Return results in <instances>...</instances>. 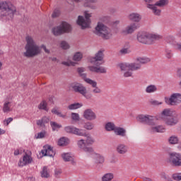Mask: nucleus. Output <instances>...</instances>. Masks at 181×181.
<instances>
[{
  "label": "nucleus",
  "instance_id": "obj_1",
  "mask_svg": "<svg viewBox=\"0 0 181 181\" xmlns=\"http://www.w3.org/2000/svg\"><path fill=\"white\" fill-rule=\"evenodd\" d=\"M137 62L134 63H122L119 64L121 71H123L124 77H132V71L141 69V64H146L151 62V59L147 57H138Z\"/></svg>",
  "mask_w": 181,
  "mask_h": 181
},
{
  "label": "nucleus",
  "instance_id": "obj_2",
  "mask_svg": "<svg viewBox=\"0 0 181 181\" xmlns=\"http://www.w3.org/2000/svg\"><path fill=\"white\" fill-rule=\"evenodd\" d=\"M26 45H25V52L23 53L25 57H35V56H39L42 53L40 47L36 45V42L33 38L30 36H27L25 37Z\"/></svg>",
  "mask_w": 181,
  "mask_h": 181
},
{
  "label": "nucleus",
  "instance_id": "obj_3",
  "mask_svg": "<svg viewBox=\"0 0 181 181\" xmlns=\"http://www.w3.org/2000/svg\"><path fill=\"white\" fill-rule=\"evenodd\" d=\"M0 16L1 18L6 17V19H13V16L16 13V7L11 2L2 1L0 3Z\"/></svg>",
  "mask_w": 181,
  "mask_h": 181
},
{
  "label": "nucleus",
  "instance_id": "obj_4",
  "mask_svg": "<svg viewBox=\"0 0 181 181\" xmlns=\"http://www.w3.org/2000/svg\"><path fill=\"white\" fill-rule=\"evenodd\" d=\"M93 33L103 40H110L112 37V30L103 23H98Z\"/></svg>",
  "mask_w": 181,
  "mask_h": 181
},
{
  "label": "nucleus",
  "instance_id": "obj_5",
  "mask_svg": "<svg viewBox=\"0 0 181 181\" xmlns=\"http://www.w3.org/2000/svg\"><path fill=\"white\" fill-rule=\"evenodd\" d=\"M160 39V36L156 34L141 33L137 35L138 42L144 45H153L156 40H159Z\"/></svg>",
  "mask_w": 181,
  "mask_h": 181
},
{
  "label": "nucleus",
  "instance_id": "obj_6",
  "mask_svg": "<svg viewBox=\"0 0 181 181\" xmlns=\"http://www.w3.org/2000/svg\"><path fill=\"white\" fill-rule=\"evenodd\" d=\"M69 133L74 134V135H77L78 136L86 137L85 142L88 146L93 145L94 142H95V140H94V138L91 136V134L86 133V130L84 129H78L74 127H69Z\"/></svg>",
  "mask_w": 181,
  "mask_h": 181
},
{
  "label": "nucleus",
  "instance_id": "obj_7",
  "mask_svg": "<svg viewBox=\"0 0 181 181\" xmlns=\"http://www.w3.org/2000/svg\"><path fill=\"white\" fill-rule=\"evenodd\" d=\"M69 30V23L63 21L59 25L54 27L52 33L54 36H62Z\"/></svg>",
  "mask_w": 181,
  "mask_h": 181
},
{
  "label": "nucleus",
  "instance_id": "obj_8",
  "mask_svg": "<svg viewBox=\"0 0 181 181\" xmlns=\"http://www.w3.org/2000/svg\"><path fill=\"white\" fill-rule=\"evenodd\" d=\"M165 5H168V0H159L155 4H148L147 8H148V9H151L153 13L157 16H159L161 11L160 9L158 8L157 6L162 8L165 6Z\"/></svg>",
  "mask_w": 181,
  "mask_h": 181
},
{
  "label": "nucleus",
  "instance_id": "obj_9",
  "mask_svg": "<svg viewBox=\"0 0 181 181\" xmlns=\"http://www.w3.org/2000/svg\"><path fill=\"white\" fill-rule=\"evenodd\" d=\"M85 18L81 16H78L77 20V24L81 26V29H86L90 26V18H91V14L88 13V11H85Z\"/></svg>",
  "mask_w": 181,
  "mask_h": 181
},
{
  "label": "nucleus",
  "instance_id": "obj_10",
  "mask_svg": "<svg viewBox=\"0 0 181 181\" xmlns=\"http://www.w3.org/2000/svg\"><path fill=\"white\" fill-rule=\"evenodd\" d=\"M70 87L75 93H79V94H81V95L86 97L87 100L90 98L89 96L87 95V88L83 86V84L75 82L71 83Z\"/></svg>",
  "mask_w": 181,
  "mask_h": 181
},
{
  "label": "nucleus",
  "instance_id": "obj_11",
  "mask_svg": "<svg viewBox=\"0 0 181 181\" xmlns=\"http://www.w3.org/2000/svg\"><path fill=\"white\" fill-rule=\"evenodd\" d=\"M104 51L99 50L95 54V57L90 58V62L93 66H101L104 62Z\"/></svg>",
  "mask_w": 181,
  "mask_h": 181
},
{
  "label": "nucleus",
  "instance_id": "obj_12",
  "mask_svg": "<svg viewBox=\"0 0 181 181\" xmlns=\"http://www.w3.org/2000/svg\"><path fill=\"white\" fill-rule=\"evenodd\" d=\"M72 3L71 5V11H73L74 9V2L76 4H80V2H83V0H71ZM83 6L85 8H90L91 9H96L97 7L95 6H91V4H97L98 2V0H83Z\"/></svg>",
  "mask_w": 181,
  "mask_h": 181
},
{
  "label": "nucleus",
  "instance_id": "obj_13",
  "mask_svg": "<svg viewBox=\"0 0 181 181\" xmlns=\"http://www.w3.org/2000/svg\"><path fill=\"white\" fill-rule=\"evenodd\" d=\"M136 121L141 124H146V125H155L153 117L148 115H139L136 117Z\"/></svg>",
  "mask_w": 181,
  "mask_h": 181
},
{
  "label": "nucleus",
  "instance_id": "obj_14",
  "mask_svg": "<svg viewBox=\"0 0 181 181\" xmlns=\"http://www.w3.org/2000/svg\"><path fill=\"white\" fill-rule=\"evenodd\" d=\"M169 161L174 165V166H181V154L173 152L169 153Z\"/></svg>",
  "mask_w": 181,
  "mask_h": 181
},
{
  "label": "nucleus",
  "instance_id": "obj_15",
  "mask_svg": "<svg viewBox=\"0 0 181 181\" xmlns=\"http://www.w3.org/2000/svg\"><path fill=\"white\" fill-rule=\"evenodd\" d=\"M180 97H181L180 93H173L170 98H165V102L168 105H176L180 103Z\"/></svg>",
  "mask_w": 181,
  "mask_h": 181
},
{
  "label": "nucleus",
  "instance_id": "obj_16",
  "mask_svg": "<svg viewBox=\"0 0 181 181\" xmlns=\"http://www.w3.org/2000/svg\"><path fill=\"white\" fill-rule=\"evenodd\" d=\"M41 153L43 156H49L50 158H54L56 151L53 150V147L49 144L45 145L43 149L41 150Z\"/></svg>",
  "mask_w": 181,
  "mask_h": 181
},
{
  "label": "nucleus",
  "instance_id": "obj_17",
  "mask_svg": "<svg viewBox=\"0 0 181 181\" xmlns=\"http://www.w3.org/2000/svg\"><path fill=\"white\" fill-rule=\"evenodd\" d=\"M77 145L78 148L81 149V151H83V152H87L88 153H93V152H94V148L87 146V144L84 139L78 140Z\"/></svg>",
  "mask_w": 181,
  "mask_h": 181
},
{
  "label": "nucleus",
  "instance_id": "obj_18",
  "mask_svg": "<svg viewBox=\"0 0 181 181\" xmlns=\"http://www.w3.org/2000/svg\"><path fill=\"white\" fill-rule=\"evenodd\" d=\"M139 28V25L136 24L135 23H133L129 25H127L124 29L122 30V35H132V33H134L136 29Z\"/></svg>",
  "mask_w": 181,
  "mask_h": 181
},
{
  "label": "nucleus",
  "instance_id": "obj_19",
  "mask_svg": "<svg viewBox=\"0 0 181 181\" xmlns=\"http://www.w3.org/2000/svg\"><path fill=\"white\" fill-rule=\"evenodd\" d=\"M83 117L85 119H87V121H94V119H97V115L90 108L84 110Z\"/></svg>",
  "mask_w": 181,
  "mask_h": 181
},
{
  "label": "nucleus",
  "instance_id": "obj_20",
  "mask_svg": "<svg viewBox=\"0 0 181 181\" xmlns=\"http://www.w3.org/2000/svg\"><path fill=\"white\" fill-rule=\"evenodd\" d=\"M89 153L91 154L92 158L94 160L95 163H96L97 165H103V163H104V162L105 161L104 156L100 153H95L94 150L93 153Z\"/></svg>",
  "mask_w": 181,
  "mask_h": 181
},
{
  "label": "nucleus",
  "instance_id": "obj_21",
  "mask_svg": "<svg viewBox=\"0 0 181 181\" xmlns=\"http://www.w3.org/2000/svg\"><path fill=\"white\" fill-rule=\"evenodd\" d=\"M164 121L167 125L173 127V125H176V124L179 122V115L176 113H174L172 116L165 119Z\"/></svg>",
  "mask_w": 181,
  "mask_h": 181
},
{
  "label": "nucleus",
  "instance_id": "obj_22",
  "mask_svg": "<svg viewBox=\"0 0 181 181\" xmlns=\"http://www.w3.org/2000/svg\"><path fill=\"white\" fill-rule=\"evenodd\" d=\"M86 83L93 87L92 93L93 94H101L102 90L97 86V81H93L92 79H86Z\"/></svg>",
  "mask_w": 181,
  "mask_h": 181
},
{
  "label": "nucleus",
  "instance_id": "obj_23",
  "mask_svg": "<svg viewBox=\"0 0 181 181\" xmlns=\"http://www.w3.org/2000/svg\"><path fill=\"white\" fill-rule=\"evenodd\" d=\"M129 148H128V146H127L125 144H119L116 146V152L119 155H125L128 153V151Z\"/></svg>",
  "mask_w": 181,
  "mask_h": 181
},
{
  "label": "nucleus",
  "instance_id": "obj_24",
  "mask_svg": "<svg viewBox=\"0 0 181 181\" xmlns=\"http://www.w3.org/2000/svg\"><path fill=\"white\" fill-rule=\"evenodd\" d=\"M33 160V158L28 153H25V155L23 156V160H20L18 162V166L23 167L26 166V165H30V163H32Z\"/></svg>",
  "mask_w": 181,
  "mask_h": 181
},
{
  "label": "nucleus",
  "instance_id": "obj_25",
  "mask_svg": "<svg viewBox=\"0 0 181 181\" xmlns=\"http://www.w3.org/2000/svg\"><path fill=\"white\" fill-rule=\"evenodd\" d=\"M88 69L90 71H92V73H100V74H105L107 73V69L104 66H89Z\"/></svg>",
  "mask_w": 181,
  "mask_h": 181
},
{
  "label": "nucleus",
  "instance_id": "obj_26",
  "mask_svg": "<svg viewBox=\"0 0 181 181\" xmlns=\"http://www.w3.org/2000/svg\"><path fill=\"white\" fill-rule=\"evenodd\" d=\"M174 114H175V112H173L170 109H165L160 115V118L165 121L167 118L172 117Z\"/></svg>",
  "mask_w": 181,
  "mask_h": 181
},
{
  "label": "nucleus",
  "instance_id": "obj_27",
  "mask_svg": "<svg viewBox=\"0 0 181 181\" xmlns=\"http://www.w3.org/2000/svg\"><path fill=\"white\" fill-rule=\"evenodd\" d=\"M114 132L118 136H122V138L127 136V130L122 127H117Z\"/></svg>",
  "mask_w": 181,
  "mask_h": 181
},
{
  "label": "nucleus",
  "instance_id": "obj_28",
  "mask_svg": "<svg viewBox=\"0 0 181 181\" xmlns=\"http://www.w3.org/2000/svg\"><path fill=\"white\" fill-rule=\"evenodd\" d=\"M129 21H132V22H140L142 19V16H140L139 13H132L129 16Z\"/></svg>",
  "mask_w": 181,
  "mask_h": 181
},
{
  "label": "nucleus",
  "instance_id": "obj_29",
  "mask_svg": "<svg viewBox=\"0 0 181 181\" xmlns=\"http://www.w3.org/2000/svg\"><path fill=\"white\" fill-rule=\"evenodd\" d=\"M41 177L49 179L50 177V170L47 169V166H44L42 170L40 172Z\"/></svg>",
  "mask_w": 181,
  "mask_h": 181
},
{
  "label": "nucleus",
  "instance_id": "obj_30",
  "mask_svg": "<svg viewBox=\"0 0 181 181\" xmlns=\"http://www.w3.org/2000/svg\"><path fill=\"white\" fill-rule=\"evenodd\" d=\"M116 129L117 127H115V124L111 122L106 123L105 126V129L108 132H111V131H113L115 132Z\"/></svg>",
  "mask_w": 181,
  "mask_h": 181
},
{
  "label": "nucleus",
  "instance_id": "obj_31",
  "mask_svg": "<svg viewBox=\"0 0 181 181\" xmlns=\"http://www.w3.org/2000/svg\"><path fill=\"white\" fill-rule=\"evenodd\" d=\"M145 91L147 94H152L158 91V87L156 85H149L146 88Z\"/></svg>",
  "mask_w": 181,
  "mask_h": 181
},
{
  "label": "nucleus",
  "instance_id": "obj_32",
  "mask_svg": "<svg viewBox=\"0 0 181 181\" xmlns=\"http://www.w3.org/2000/svg\"><path fill=\"white\" fill-rule=\"evenodd\" d=\"M112 179H114V174L107 173L102 176L101 181H112Z\"/></svg>",
  "mask_w": 181,
  "mask_h": 181
},
{
  "label": "nucleus",
  "instance_id": "obj_33",
  "mask_svg": "<svg viewBox=\"0 0 181 181\" xmlns=\"http://www.w3.org/2000/svg\"><path fill=\"white\" fill-rule=\"evenodd\" d=\"M77 71L81 77L86 82V80H90V78H87V74H83L84 71H86V69L83 67H79L77 69Z\"/></svg>",
  "mask_w": 181,
  "mask_h": 181
},
{
  "label": "nucleus",
  "instance_id": "obj_34",
  "mask_svg": "<svg viewBox=\"0 0 181 181\" xmlns=\"http://www.w3.org/2000/svg\"><path fill=\"white\" fill-rule=\"evenodd\" d=\"M168 142L170 145H176L179 144V138L177 136H171L168 139Z\"/></svg>",
  "mask_w": 181,
  "mask_h": 181
},
{
  "label": "nucleus",
  "instance_id": "obj_35",
  "mask_svg": "<svg viewBox=\"0 0 181 181\" xmlns=\"http://www.w3.org/2000/svg\"><path fill=\"white\" fill-rule=\"evenodd\" d=\"M3 112H11V102L6 101L4 103Z\"/></svg>",
  "mask_w": 181,
  "mask_h": 181
},
{
  "label": "nucleus",
  "instance_id": "obj_36",
  "mask_svg": "<svg viewBox=\"0 0 181 181\" xmlns=\"http://www.w3.org/2000/svg\"><path fill=\"white\" fill-rule=\"evenodd\" d=\"M151 132H165L163 126L153 127L151 129Z\"/></svg>",
  "mask_w": 181,
  "mask_h": 181
},
{
  "label": "nucleus",
  "instance_id": "obj_37",
  "mask_svg": "<svg viewBox=\"0 0 181 181\" xmlns=\"http://www.w3.org/2000/svg\"><path fill=\"white\" fill-rule=\"evenodd\" d=\"M50 125L53 132L59 131L62 128V124H59L56 122H51Z\"/></svg>",
  "mask_w": 181,
  "mask_h": 181
},
{
  "label": "nucleus",
  "instance_id": "obj_38",
  "mask_svg": "<svg viewBox=\"0 0 181 181\" xmlns=\"http://www.w3.org/2000/svg\"><path fill=\"white\" fill-rule=\"evenodd\" d=\"M83 128L87 129V131H91L94 129V124L91 122H87L84 123Z\"/></svg>",
  "mask_w": 181,
  "mask_h": 181
},
{
  "label": "nucleus",
  "instance_id": "obj_39",
  "mask_svg": "<svg viewBox=\"0 0 181 181\" xmlns=\"http://www.w3.org/2000/svg\"><path fill=\"white\" fill-rule=\"evenodd\" d=\"M38 108L39 110H43L44 111H49V109L47 108V103H46V100H42L38 105Z\"/></svg>",
  "mask_w": 181,
  "mask_h": 181
},
{
  "label": "nucleus",
  "instance_id": "obj_40",
  "mask_svg": "<svg viewBox=\"0 0 181 181\" xmlns=\"http://www.w3.org/2000/svg\"><path fill=\"white\" fill-rule=\"evenodd\" d=\"M71 119L73 122H78L80 121V115H78V113L72 112L71 114Z\"/></svg>",
  "mask_w": 181,
  "mask_h": 181
},
{
  "label": "nucleus",
  "instance_id": "obj_41",
  "mask_svg": "<svg viewBox=\"0 0 181 181\" xmlns=\"http://www.w3.org/2000/svg\"><path fill=\"white\" fill-rule=\"evenodd\" d=\"M67 145V138L66 137H61L58 140V146H66Z\"/></svg>",
  "mask_w": 181,
  "mask_h": 181
},
{
  "label": "nucleus",
  "instance_id": "obj_42",
  "mask_svg": "<svg viewBox=\"0 0 181 181\" xmlns=\"http://www.w3.org/2000/svg\"><path fill=\"white\" fill-rule=\"evenodd\" d=\"M83 107V105L76 103L74 104H71L69 105V110H78V108H81Z\"/></svg>",
  "mask_w": 181,
  "mask_h": 181
},
{
  "label": "nucleus",
  "instance_id": "obj_43",
  "mask_svg": "<svg viewBox=\"0 0 181 181\" xmlns=\"http://www.w3.org/2000/svg\"><path fill=\"white\" fill-rule=\"evenodd\" d=\"M83 59V54L81 52H76L74 55V62H80Z\"/></svg>",
  "mask_w": 181,
  "mask_h": 181
},
{
  "label": "nucleus",
  "instance_id": "obj_44",
  "mask_svg": "<svg viewBox=\"0 0 181 181\" xmlns=\"http://www.w3.org/2000/svg\"><path fill=\"white\" fill-rule=\"evenodd\" d=\"M165 42H167V43H170V45H173V43H175V37L172 35L167 36L165 38Z\"/></svg>",
  "mask_w": 181,
  "mask_h": 181
},
{
  "label": "nucleus",
  "instance_id": "obj_45",
  "mask_svg": "<svg viewBox=\"0 0 181 181\" xmlns=\"http://www.w3.org/2000/svg\"><path fill=\"white\" fill-rule=\"evenodd\" d=\"M59 16H60V10L54 9L52 14V18H59Z\"/></svg>",
  "mask_w": 181,
  "mask_h": 181
},
{
  "label": "nucleus",
  "instance_id": "obj_46",
  "mask_svg": "<svg viewBox=\"0 0 181 181\" xmlns=\"http://www.w3.org/2000/svg\"><path fill=\"white\" fill-rule=\"evenodd\" d=\"M173 54H172V50L169 49H165V57L167 59H172Z\"/></svg>",
  "mask_w": 181,
  "mask_h": 181
},
{
  "label": "nucleus",
  "instance_id": "obj_47",
  "mask_svg": "<svg viewBox=\"0 0 181 181\" xmlns=\"http://www.w3.org/2000/svg\"><path fill=\"white\" fill-rule=\"evenodd\" d=\"M173 179L176 181H180L181 180V173L173 174Z\"/></svg>",
  "mask_w": 181,
  "mask_h": 181
},
{
  "label": "nucleus",
  "instance_id": "obj_48",
  "mask_svg": "<svg viewBox=\"0 0 181 181\" xmlns=\"http://www.w3.org/2000/svg\"><path fill=\"white\" fill-rule=\"evenodd\" d=\"M60 46L64 50H66L69 48V44H67L66 41H62Z\"/></svg>",
  "mask_w": 181,
  "mask_h": 181
},
{
  "label": "nucleus",
  "instance_id": "obj_49",
  "mask_svg": "<svg viewBox=\"0 0 181 181\" xmlns=\"http://www.w3.org/2000/svg\"><path fill=\"white\" fill-rule=\"evenodd\" d=\"M62 158L64 162H69V153H62Z\"/></svg>",
  "mask_w": 181,
  "mask_h": 181
},
{
  "label": "nucleus",
  "instance_id": "obj_50",
  "mask_svg": "<svg viewBox=\"0 0 181 181\" xmlns=\"http://www.w3.org/2000/svg\"><path fill=\"white\" fill-rule=\"evenodd\" d=\"M52 114H55V115H58V117H63V115H62V113L59 111H57V108L54 107L52 111Z\"/></svg>",
  "mask_w": 181,
  "mask_h": 181
},
{
  "label": "nucleus",
  "instance_id": "obj_51",
  "mask_svg": "<svg viewBox=\"0 0 181 181\" xmlns=\"http://www.w3.org/2000/svg\"><path fill=\"white\" fill-rule=\"evenodd\" d=\"M69 162L71 163V165H76V160L74 159V156H71L69 154Z\"/></svg>",
  "mask_w": 181,
  "mask_h": 181
},
{
  "label": "nucleus",
  "instance_id": "obj_52",
  "mask_svg": "<svg viewBox=\"0 0 181 181\" xmlns=\"http://www.w3.org/2000/svg\"><path fill=\"white\" fill-rule=\"evenodd\" d=\"M60 175H62V170L55 169L54 170V176L55 177H60Z\"/></svg>",
  "mask_w": 181,
  "mask_h": 181
},
{
  "label": "nucleus",
  "instance_id": "obj_53",
  "mask_svg": "<svg viewBox=\"0 0 181 181\" xmlns=\"http://www.w3.org/2000/svg\"><path fill=\"white\" fill-rule=\"evenodd\" d=\"M161 177L163 179H165V180H167V181H173V180H172V179L170 177H169L168 175H166V174L165 173H161Z\"/></svg>",
  "mask_w": 181,
  "mask_h": 181
},
{
  "label": "nucleus",
  "instance_id": "obj_54",
  "mask_svg": "<svg viewBox=\"0 0 181 181\" xmlns=\"http://www.w3.org/2000/svg\"><path fill=\"white\" fill-rule=\"evenodd\" d=\"M121 54H128L130 53V51L128 48H123L120 50Z\"/></svg>",
  "mask_w": 181,
  "mask_h": 181
},
{
  "label": "nucleus",
  "instance_id": "obj_55",
  "mask_svg": "<svg viewBox=\"0 0 181 181\" xmlns=\"http://www.w3.org/2000/svg\"><path fill=\"white\" fill-rule=\"evenodd\" d=\"M40 48H41V49H43V50L45 51V53H47V54H49L50 50H49V49H47V48L46 47V45H42L40 46Z\"/></svg>",
  "mask_w": 181,
  "mask_h": 181
},
{
  "label": "nucleus",
  "instance_id": "obj_56",
  "mask_svg": "<svg viewBox=\"0 0 181 181\" xmlns=\"http://www.w3.org/2000/svg\"><path fill=\"white\" fill-rule=\"evenodd\" d=\"M150 103L152 105H160L162 104L161 102H158V100H151Z\"/></svg>",
  "mask_w": 181,
  "mask_h": 181
},
{
  "label": "nucleus",
  "instance_id": "obj_57",
  "mask_svg": "<svg viewBox=\"0 0 181 181\" xmlns=\"http://www.w3.org/2000/svg\"><path fill=\"white\" fill-rule=\"evenodd\" d=\"M12 121H13V118L9 117L6 120H4V124L6 122V125H9V124H11V122H12Z\"/></svg>",
  "mask_w": 181,
  "mask_h": 181
},
{
  "label": "nucleus",
  "instance_id": "obj_58",
  "mask_svg": "<svg viewBox=\"0 0 181 181\" xmlns=\"http://www.w3.org/2000/svg\"><path fill=\"white\" fill-rule=\"evenodd\" d=\"M41 119H42L44 124H48L49 121V119L47 117H43Z\"/></svg>",
  "mask_w": 181,
  "mask_h": 181
},
{
  "label": "nucleus",
  "instance_id": "obj_59",
  "mask_svg": "<svg viewBox=\"0 0 181 181\" xmlns=\"http://www.w3.org/2000/svg\"><path fill=\"white\" fill-rule=\"evenodd\" d=\"M42 138H45V133L43 132L38 133L37 139H42Z\"/></svg>",
  "mask_w": 181,
  "mask_h": 181
},
{
  "label": "nucleus",
  "instance_id": "obj_60",
  "mask_svg": "<svg viewBox=\"0 0 181 181\" xmlns=\"http://www.w3.org/2000/svg\"><path fill=\"white\" fill-rule=\"evenodd\" d=\"M37 125H38L40 127H42V125H45V124L43 123V120L42 119L37 120Z\"/></svg>",
  "mask_w": 181,
  "mask_h": 181
},
{
  "label": "nucleus",
  "instance_id": "obj_61",
  "mask_svg": "<svg viewBox=\"0 0 181 181\" xmlns=\"http://www.w3.org/2000/svg\"><path fill=\"white\" fill-rule=\"evenodd\" d=\"M77 64H78L77 62L69 61V66H77Z\"/></svg>",
  "mask_w": 181,
  "mask_h": 181
},
{
  "label": "nucleus",
  "instance_id": "obj_62",
  "mask_svg": "<svg viewBox=\"0 0 181 181\" xmlns=\"http://www.w3.org/2000/svg\"><path fill=\"white\" fill-rule=\"evenodd\" d=\"M21 153H20V151H19V149H16V150H15V151H14V155H15V156H18V155H19Z\"/></svg>",
  "mask_w": 181,
  "mask_h": 181
},
{
  "label": "nucleus",
  "instance_id": "obj_63",
  "mask_svg": "<svg viewBox=\"0 0 181 181\" xmlns=\"http://www.w3.org/2000/svg\"><path fill=\"white\" fill-rule=\"evenodd\" d=\"M142 179L144 181H152V179L146 177H144Z\"/></svg>",
  "mask_w": 181,
  "mask_h": 181
},
{
  "label": "nucleus",
  "instance_id": "obj_64",
  "mask_svg": "<svg viewBox=\"0 0 181 181\" xmlns=\"http://www.w3.org/2000/svg\"><path fill=\"white\" fill-rule=\"evenodd\" d=\"M177 77H181V69H178L177 72Z\"/></svg>",
  "mask_w": 181,
  "mask_h": 181
}]
</instances>
